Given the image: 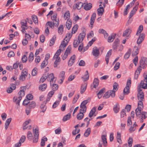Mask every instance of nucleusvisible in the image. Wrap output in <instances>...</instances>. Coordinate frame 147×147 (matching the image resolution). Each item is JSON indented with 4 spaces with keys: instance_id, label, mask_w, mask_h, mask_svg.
<instances>
[{
    "instance_id": "nucleus-1",
    "label": "nucleus",
    "mask_w": 147,
    "mask_h": 147,
    "mask_svg": "<svg viewBox=\"0 0 147 147\" xmlns=\"http://www.w3.org/2000/svg\"><path fill=\"white\" fill-rule=\"evenodd\" d=\"M26 86L21 87V88L22 89L18 93V94L19 95V96L18 98L16 97H14L13 98V102H16V103L18 106L20 105V102L22 97L25 95L24 90H26Z\"/></svg>"
},
{
    "instance_id": "nucleus-2",
    "label": "nucleus",
    "mask_w": 147,
    "mask_h": 147,
    "mask_svg": "<svg viewBox=\"0 0 147 147\" xmlns=\"http://www.w3.org/2000/svg\"><path fill=\"white\" fill-rule=\"evenodd\" d=\"M86 33L84 31L82 33H80L78 36V40H74L73 42V46L74 48L77 47L79 43H81L84 38L86 36Z\"/></svg>"
},
{
    "instance_id": "nucleus-3",
    "label": "nucleus",
    "mask_w": 147,
    "mask_h": 147,
    "mask_svg": "<svg viewBox=\"0 0 147 147\" xmlns=\"http://www.w3.org/2000/svg\"><path fill=\"white\" fill-rule=\"evenodd\" d=\"M33 133L34 136L33 142L36 143L38 142V140L39 132L38 127H37L34 129H33Z\"/></svg>"
},
{
    "instance_id": "nucleus-4",
    "label": "nucleus",
    "mask_w": 147,
    "mask_h": 147,
    "mask_svg": "<svg viewBox=\"0 0 147 147\" xmlns=\"http://www.w3.org/2000/svg\"><path fill=\"white\" fill-rule=\"evenodd\" d=\"M131 80H128L127 82L126 86L124 88L123 92L124 95H127L129 93V88L131 86Z\"/></svg>"
},
{
    "instance_id": "nucleus-5",
    "label": "nucleus",
    "mask_w": 147,
    "mask_h": 147,
    "mask_svg": "<svg viewBox=\"0 0 147 147\" xmlns=\"http://www.w3.org/2000/svg\"><path fill=\"white\" fill-rule=\"evenodd\" d=\"M28 73L27 70L26 69H23L22 71L21 74L20 76L19 79L22 81H24L26 78L28 76Z\"/></svg>"
},
{
    "instance_id": "nucleus-6",
    "label": "nucleus",
    "mask_w": 147,
    "mask_h": 147,
    "mask_svg": "<svg viewBox=\"0 0 147 147\" xmlns=\"http://www.w3.org/2000/svg\"><path fill=\"white\" fill-rule=\"evenodd\" d=\"M115 96V93L114 92L112 91V90H109L106 92L103 96V97L105 98H109L110 96H111L112 98H114Z\"/></svg>"
},
{
    "instance_id": "nucleus-7",
    "label": "nucleus",
    "mask_w": 147,
    "mask_h": 147,
    "mask_svg": "<svg viewBox=\"0 0 147 147\" xmlns=\"http://www.w3.org/2000/svg\"><path fill=\"white\" fill-rule=\"evenodd\" d=\"M140 65L144 68L147 63V58L144 57H142L140 61Z\"/></svg>"
},
{
    "instance_id": "nucleus-8",
    "label": "nucleus",
    "mask_w": 147,
    "mask_h": 147,
    "mask_svg": "<svg viewBox=\"0 0 147 147\" xmlns=\"http://www.w3.org/2000/svg\"><path fill=\"white\" fill-rule=\"evenodd\" d=\"M99 49L98 48L96 47H94L92 49V55L95 57H97L100 54Z\"/></svg>"
},
{
    "instance_id": "nucleus-9",
    "label": "nucleus",
    "mask_w": 147,
    "mask_h": 147,
    "mask_svg": "<svg viewBox=\"0 0 147 147\" xmlns=\"http://www.w3.org/2000/svg\"><path fill=\"white\" fill-rule=\"evenodd\" d=\"M47 24L50 28H54V26L57 27L59 24V22H57V23H55L54 21L52 22H51L49 21L47 23L46 25V26Z\"/></svg>"
},
{
    "instance_id": "nucleus-10",
    "label": "nucleus",
    "mask_w": 147,
    "mask_h": 147,
    "mask_svg": "<svg viewBox=\"0 0 147 147\" xmlns=\"http://www.w3.org/2000/svg\"><path fill=\"white\" fill-rule=\"evenodd\" d=\"M84 3L81 2H79L74 5L73 7V9H75L77 8L78 10L81 9L82 7L83 6Z\"/></svg>"
},
{
    "instance_id": "nucleus-11",
    "label": "nucleus",
    "mask_w": 147,
    "mask_h": 147,
    "mask_svg": "<svg viewBox=\"0 0 147 147\" xmlns=\"http://www.w3.org/2000/svg\"><path fill=\"white\" fill-rule=\"evenodd\" d=\"M119 40L118 38L116 39L114 42L113 45V48L114 50L116 51L117 47L119 45Z\"/></svg>"
},
{
    "instance_id": "nucleus-12",
    "label": "nucleus",
    "mask_w": 147,
    "mask_h": 147,
    "mask_svg": "<svg viewBox=\"0 0 147 147\" xmlns=\"http://www.w3.org/2000/svg\"><path fill=\"white\" fill-rule=\"evenodd\" d=\"M145 35L144 33H142L138 38L137 40V43L138 44H140L144 40Z\"/></svg>"
},
{
    "instance_id": "nucleus-13",
    "label": "nucleus",
    "mask_w": 147,
    "mask_h": 147,
    "mask_svg": "<svg viewBox=\"0 0 147 147\" xmlns=\"http://www.w3.org/2000/svg\"><path fill=\"white\" fill-rule=\"evenodd\" d=\"M141 68V66H139L136 70L134 76V78L135 79H137L138 78V76L139 75L140 72L141 71L142 69Z\"/></svg>"
},
{
    "instance_id": "nucleus-14",
    "label": "nucleus",
    "mask_w": 147,
    "mask_h": 147,
    "mask_svg": "<svg viewBox=\"0 0 147 147\" xmlns=\"http://www.w3.org/2000/svg\"><path fill=\"white\" fill-rule=\"evenodd\" d=\"M112 50H110L107 53L105 58L106 64L107 65L109 63V58L112 54Z\"/></svg>"
},
{
    "instance_id": "nucleus-15",
    "label": "nucleus",
    "mask_w": 147,
    "mask_h": 147,
    "mask_svg": "<svg viewBox=\"0 0 147 147\" xmlns=\"http://www.w3.org/2000/svg\"><path fill=\"white\" fill-rule=\"evenodd\" d=\"M21 24L22 25L21 28L22 29H27V20H26L25 19L22 20L21 22Z\"/></svg>"
},
{
    "instance_id": "nucleus-16",
    "label": "nucleus",
    "mask_w": 147,
    "mask_h": 147,
    "mask_svg": "<svg viewBox=\"0 0 147 147\" xmlns=\"http://www.w3.org/2000/svg\"><path fill=\"white\" fill-rule=\"evenodd\" d=\"M99 7L97 10L98 14V16H102L104 12V9L102 7V5L100 4L99 5Z\"/></svg>"
},
{
    "instance_id": "nucleus-17",
    "label": "nucleus",
    "mask_w": 147,
    "mask_h": 147,
    "mask_svg": "<svg viewBox=\"0 0 147 147\" xmlns=\"http://www.w3.org/2000/svg\"><path fill=\"white\" fill-rule=\"evenodd\" d=\"M96 110V108L95 107H94L92 109L88 115L89 117L90 118L92 117L93 115L94 116H96V114H95Z\"/></svg>"
},
{
    "instance_id": "nucleus-18",
    "label": "nucleus",
    "mask_w": 147,
    "mask_h": 147,
    "mask_svg": "<svg viewBox=\"0 0 147 147\" xmlns=\"http://www.w3.org/2000/svg\"><path fill=\"white\" fill-rule=\"evenodd\" d=\"M131 32V30L130 28H127L123 32V36H128L130 34Z\"/></svg>"
},
{
    "instance_id": "nucleus-19",
    "label": "nucleus",
    "mask_w": 147,
    "mask_h": 147,
    "mask_svg": "<svg viewBox=\"0 0 147 147\" xmlns=\"http://www.w3.org/2000/svg\"><path fill=\"white\" fill-rule=\"evenodd\" d=\"M138 99L139 101H143L144 99V94L143 92H140L137 94Z\"/></svg>"
},
{
    "instance_id": "nucleus-20",
    "label": "nucleus",
    "mask_w": 147,
    "mask_h": 147,
    "mask_svg": "<svg viewBox=\"0 0 147 147\" xmlns=\"http://www.w3.org/2000/svg\"><path fill=\"white\" fill-rule=\"evenodd\" d=\"M87 86V84L84 83L82 84L81 86L80 93L82 94L85 91Z\"/></svg>"
},
{
    "instance_id": "nucleus-21",
    "label": "nucleus",
    "mask_w": 147,
    "mask_h": 147,
    "mask_svg": "<svg viewBox=\"0 0 147 147\" xmlns=\"http://www.w3.org/2000/svg\"><path fill=\"white\" fill-rule=\"evenodd\" d=\"M106 136V135H102L101 136V139L104 146L105 147H106L107 146V142Z\"/></svg>"
},
{
    "instance_id": "nucleus-22",
    "label": "nucleus",
    "mask_w": 147,
    "mask_h": 147,
    "mask_svg": "<svg viewBox=\"0 0 147 147\" xmlns=\"http://www.w3.org/2000/svg\"><path fill=\"white\" fill-rule=\"evenodd\" d=\"M48 74H44L40 80V83L43 82L48 78Z\"/></svg>"
},
{
    "instance_id": "nucleus-23",
    "label": "nucleus",
    "mask_w": 147,
    "mask_h": 147,
    "mask_svg": "<svg viewBox=\"0 0 147 147\" xmlns=\"http://www.w3.org/2000/svg\"><path fill=\"white\" fill-rule=\"evenodd\" d=\"M140 86L144 89L147 88V80H146L144 82V81H141Z\"/></svg>"
},
{
    "instance_id": "nucleus-24",
    "label": "nucleus",
    "mask_w": 147,
    "mask_h": 147,
    "mask_svg": "<svg viewBox=\"0 0 147 147\" xmlns=\"http://www.w3.org/2000/svg\"><path fill=\"white\" fill-rule=\"evenodd\" d=\"M84 4L85 5L84 6V8L86 10H89L92 7V4L90 3H86V4L85 3H84Z\"/></svg>"
},
{
    "instance_id": "nucleus-25",
    "label": "nucleus",
    "mask_w": 147,
    "mask_h": 147,
    "mask_svg": "<svg viewBox=\"0 0 147 147\" xmlns=\"http://www.w3.org/2000/svg\"><path fill=\"white\" fill-rule=\"evenodd\" d=\"M138 9V7L137 6H135L133 9L131 11V12L130 13L129 16V18L130 19L133 16V15L135 13L136 11L137 10V9Z\"/></svg>"
},
{
    "instance_id": "nucleus-26",
    "label": "nucleus",
    "mask_w": 147,
    "mask_h": 147,
    "mask_svg": "<svg viewBox=\"0 0 147 147\" xmlns=\"http://www.w3.org/2000/svg\"><path fill=\"white\" fill-rule=\"evenodd\" d=\"M142 110V109H139L138 108L136 109L135 110V113L136 117L138 118L140 117V115H141L142 113L141 111Z\"/></svg>"
},
{
    "instance_id": "nucleus-27",
    "label": "nucleus",
    "mask_w": 147,
    "mask_h": 147,
    "mask_svg": "<svg viewBox=\"0 0 147 147\" xmlns=\"http://www.w3.org/2000/svg\"><path fill=\"white\" fill-rule=\"evenodd\" d=\"M82 78L83 81H86L89 79V75L88 71L87 70L86 71L85 74Z\"/></svg>"
},
{
    "instance_id": "nucleus-28",
    "label": "nucleus",
    "mask_w": 147,
    "mask_h": 147,
    "mask_svg": "<svg viewBox=\"0 0 147 147\" xmlns=\"http://www.w3.org/2000/svg\"><path fill=\"white\" fill-rule=\"evenodd\" d=\"M96 17V13H94L92 15L90 19V24L91 25H93Z\"/></svg>"
},
{
    "instance_id": "nucleus-29",
    "label": "nucleus",
    "mask_w": 147,
    "mask_h": 147,
    "mask_svg": "<svg viewBox=\"0 0 147 147\" xmlns=\"http://www.w3.org/2000/svg\"><path fill=\"white\" fill-rule=\"evenodd\" d=\"M93 87L95 88L97 87L99 84V80L97 78H95L94 79L93 82L92 83Z\"/></svg>"
},
{
    "instance_id": "nucleus-30",
    "label": "nucleus",
    "mask_w": 147,
    "mask_h": 147,
    "mask_svg": "<svg viewBox=\"0 0 147 147\" xmlns=\"http://www.w3.org/2000/svg\"><path fill=\"white\" fill-rule=\"evenodd\" d=\"M46 104V102L45 101L43 102L42 103L41 105L40 108L42 109V111L41 112L44 113L46 109V107L45 106V105Z\"/></svg>"
},
{
    "instance_id": "nucleus-31",
    "label": "nucleus",
    "mask_w": 147,
    "mask_h": 147,
    "mask_svg": "<svg viewBox=\"0 0 147 147\" xmlns=\"http://www.w3.org/2000/svg\"><path fill=\"white\" fill-rule=\"evenodd\" d=\"M55 60L54 61L53 66L54 67H57L58 65H59L61 61V59L60 57H59L58 59H55Z\"/></svg>"
},
{
    "instance_id": "nucleus-32",
    "label": "nucleus",
    "mask_w": 147,
    "mask_h": 147,
    "mask_svg": "<svg viewBox=\"0 0 147 147\" xmlns=\"http://www.w3.org/2000/svg\"><path fill=\"white\" fill-rule=\"evenodd\" d=\"M47 84H45L40 85L39 86L40 90L41 91H44L47 87Z\"/></svg>"
},
{
    "instance_id": "nucleus-33",
    "label": "nucleus",
    "mask_w": 147,
    "mask_h": 147,
    "mask_svg": "<svg viewBox=\"0 0 147 147\" xmlns=\"http://www.w3.org/2000/svg\"><path fill=\"white\" fill-rule=\"evenodd\" d=\"M47 138L45 136H43L41 140L40 145L41 146H43L45 145V142L47 141Z\"/></svg>"
},
{
    "instance_id": "nucleus-34",
    "label": "nucleus",
    "mask_w": 147,
    "mask_h": 147,
    "mask_svg": "<svg viewBox=\"0 0 147 147\" xmlns=\"http://www.w3.org/2000/svg\"><path fill=\"white\" fill-rule=\"evenodd\" d=\"M72 22L70 20H67L66 22V26L68 30L70 29L71 26Z\"/></svg>"
},
{
    "instance_id": "nucleus-35",
    "label": "nucleus",
    "mask_w": 147,
    "mask_h": 147,
    "mask_svg": "<svg viewBox=\"0 0 147 147\" xmlns=\"http://www.w3.org/2000/svg\"><path fill=\"white\" fill-rule=\"evenodd\" d=\"M105 88H103L101 89L97 94V96L98 98H100L102 96V93L105 92Z\"/></svg>"
},
{
    "instance_id": "nucleus-36",
    "label": "nucleus",
    "mask_w": 147,
    "mask_h": 147,
    "mask_svg": "<svg viewBox=\"0 0 147 147\" xmlns=\"http://www.w3.org/2000/svg\"><path fill=\"white\" fill-rule=\"evenodd\" d=\"M113 109L115 113H116L118 112L119 108V105L118 103H117L115 105H114Z\"/></svg>"
},
{
    "instance_id": "nucleus-37",
    "label": "nucleus",
    "mask_w": 147,
    "mask_h": 147,
    "mask_svg": "<svg viewBox=\"0 0 147 147\" xmlns=\"http://www.w3.org/2000/svg\"><path fill=\"white\" fill-rule=\"evenodd\" d=\"M61 48H60L58 50L54 56L53 58L58 59L59 57H59V56L61 53Z\"/></svg>"
},
{
    "instance_id": "nucleus-38",
    "label": "nucleus",
    "mask_w": 147,
    "mask_h": 147,
    "mask_svg": "<svg viewBox=\"0 0 147 147\" xmlns=\"http://www.w3.org/2000/svg\"><path fill=\"white\" fill-rule=\"evenodd\" d=\"M49 78H50L51 80H50V84L51 85H52V83H53V80L54 78V74L53 73H51L49 75H48V77Z\"/></svg>"
},
{
    "instance_id": "nucleus-39",
    "label": "nucleus",
    "mask_w": 147,
    "mask_h": 147,
    "mask_svg": "<svg viewBox=\"0 0 147 147\" xmlns=\"http://www.w3.org/2000/svg\"><path fill=\"white\" fill-rule=\"evenodd\" d=\"M11 120V118H9V119H8L6 121L5 124V128L6 129H7L9 125Z\"/></svg>"
},
{
    "instance_id": "nucleus-40",
    "label": "nucleus",
    "mask_w": 147,
    "mask_h": 147,
    "mask_svg": "<svg viewBox=\"0 0 147 147\" xmlns=\"http://www.w3.org/2000/svg\"><path fill=\"white\" fill-rule=\"evenodd\" d=\"M71 117V114L70 113H68L67 114L64 116L63 119V121L65 122L69 119H70Z\"/></svg>"
},
{
    "instance_id": "nucleus-41",
    "label": "nucleus",
    "mask_w": 147,
    "mask_h": 147,
    "mask_svg": "<svg viewBox=\"0 0 147 147\" xmlns=\"http://www.w3.org/2000/svg\"><path fill=\"white\" fill-rule=\"evenodd\" d=\"M139 53V49L138 48L135 47L133 51L132 52V55H138Z\"/></svg>"
},
{
    "instance_id": "nucleus-42",
    "label": "nucleus",
    "mask_w": 147,
    "mask_h": 147,
    "mask_svg": "<svg viewBox=\"0 0 147 147\" xmlns=\"http://www.w3.org/2000/svg\"><path fill=\"white\" fill-rule=\"evenodd\" d=\"M91 132V129L90 127L88 128L86 130L84 136L85 137H87L90 134Z\"/></svg>"
},
{
    "instance_id": "nucleus-43",
    "label": "nucleus",
    "mask_w": 147,
    "mask_h": 147,
    "mask_svg": "<svg viewBox=\"0 0 147 147\" xmlns=\"http://www.w3.org/2000/svg\"><path fill=\"white\" fill-rule=\"evenodd\" d=\"M117 141L118 143L120 144L122 143V140H121V134L118 132H117Z\"/></svg>"
},
{
    "instance_id": "nucleus-44",
    "label": "nucleus",
    "mask_w": 147,
    "mask_h": 147,
    "mask_svg": "<svg viewBox=\"0 0 147 147\" xmlns=\"http://www.w3.org/2000/svg\"><path fill=\"white\" fill-rule=\"evenodd\" d=\"M70 17V13L69 11H67L64 14V17L65 20H69Z\"/></svg>"
},
{
    "instance_id": "nucleus-45",
    "label": "nucleus",
    "mask_w": 147,
    "mask_h": 147,
    "mask_svg": "<svg viewBox=\"0 0 147 147\" xmlns=\"http://www.w3.org/2000/svg\"><path fill=\"white\" fill-rule=\"evenodd\" d=\"M84 114L83 112H80V113L78 114L77 116V119L79 120L82 119L83 117Z\"/></svg>"
},
{
    "instance_id": "nucleus-46",
    "label": "nucleus",
    "mask_w": 147,
    "mask_h": 147,
    "mask_svg": "<svg viewBox=\"0 0 147 147\" xmlns=\"http://www.w3.org/2000/svg\"><path fill=\"white\" fill-rule=\"evenodd\" d=\"M36 104L35 102L34 101H32L29 103L28 107L31 108H34L36 107Z\"/></svg>"
},
{
    "instance_id": "nucleus-47",
    "label": "nucleus",
    "mask_w": 147,
    "mask_h": 147,
    "mask_svg": "<svg viewBox=\"0 0 147 147\" xmlns=\"http://www.w3.org/2000/svg\"><path fill=\"white\" fill-rule=\"evenodd\" d=\"M144 106L142 101H139L138 102L137 108L143 109Z\"/></svg>"
},
{
    "instance_id": "nucleus-48",
    "label": "nucleus",
    "mask_w": 147,
    "mask_h": 147,
    "mask_svg": "<svg viewBox=\"0 0 147 147\" xmlns=\"http://www.w3.org/2000/svg\"><path fill=\"white\" fill-rule=\"evenodd\" d=\"M118 85L117 83L115 82L114 83L113 85V89L112 91L114 92V93H115V92H116L118 89Z\"/></svg>"
},
{
    "instance_id": "nucleus-49",
    "label": "nucleus",
    "mask_w": 147,
    "mask_h": 147,
    "mask_svg": "<svg viewBox=\"0 0 147 147\" xmlns=\"http://www.w3.org/2000/svg\"><path fill=\"white\" fill-rule=\"evenodd\" d=\"M80 107L81 109L80 110V112H83L85 113L86 110V106H84L82 105H80Z\"/></svg>"
},
{
    "instance_id": "nucleus-50",
    "label": "nucleus",
    "mask_w": 147,
    "mask_h": 147,
    "mask_svg": "<svg viewBox=\"0 0 147 147\" xmlns=\"http://www.w3.org/2000/svg\"><path fill=\"white\" fill-rule=\"evenodd\" d=\"M115 35H112L108 37L107 41L108 42H112L115 38Z\"/></svg>"
},
{
    "instance_id": "nucleus-51",
    "label": "nucleus",
    "mask_w": 147,
    "mask_h": 147,
    "mask_svg": "<svg viewBox=\"0 0 147 147\" xmlns=\"http://www.w3.org/2000/svg\"><path fill=\"white\" fill-rule=\"evenodd\" d=\"M143 30V26L142 25H141L139 27L137 33H136V35L138 36L139 34L140 33L142 32Z\"/></svg>"
},
{
    "instance_id": "nucleus-52",
    "label": "nucleus",
    "mask_w": 147,
    "mask_h": 147,
    "mask_svg": "<svg viewBox=\"0 0 147 147\" xmlns=\"http://www.w3.org/2000/svg\"><path fill=\"white\" fill-rule=\"evenodd\" d=\"M90 98H88L87 100L83 101L81 103V105L84 106H86V105L90 101Z\"/></svg>"
},
{
    "instance_id": "nucleus-53",
    "label": "nucleus",
    "mask_w": 147,
    "mask_h": 147,
    "mask_svg": "<svg viewBox=\"0 0 147 147\" xmlns=\"http://www.w3.org/2000/svg\"><path fill=\"white\" fill-rule=\"evenodd\" d=\"M63 25H60L58 28V32L60 34H61L63 32Z\"/></svg>"
},
{
    "instance_id": "nucleus-54",
    "label": "nucleus",
    "mask_w": 147,
    "mask_h": 147,
    "mask_svg": "<svg viewBox=\"0 0 147 147\" xmlns=\"http://www.w3.org/2000/svg\"><path fill=\"white\" fill-rule=\"evenodd\" d=\"M142 117L145 119L147 117V112L144 111H142V114L140 117Z\"/></svg>"
},
{
    "instance_id": "nucleus-55",
    "label": "nucleus",
    "mask_w": 147,
    "mask_h": 147,
    "mask_svg": "<svg viewBox=\"0 0 147 147\" xmlns=\"http://www.w3.org/2000/svg\"><path fill=\"white\" fill-rule=\"evenodd\" d=\"M32 134L31 132L28 131V132L27 136V138L30 141L31 140H32Z\"/></svg>"
},
{
    "instance_id": "nucleus-56",
    "label": "nucleus",
    "mask_w": 147,
    "mask_h": 147,
    "mask_svg": "<svg viewBox=\"0 0 147 147\" xmlns=\"http://www.w3.org/2000/svg\"><path fill=\"white\" fill-rule=\"evenodd\" d=\"M78 26L77 24L75 25L72 29L71 32L73 34H75L78 28Z\"/></svg>"
},
{
    "instance_id": "nucleus-57",
    "label": "nucleus",
    "mask_w": 147,
    "mask_h": 147,
    "mask_svg": "<svg viewBox=\"0 0 147 147\" xmlns=\"http://www.w3.org/2000/svg\"><path fill=\"white\" fill-rule=\"evenodd\" d=\"M130 8V6L129 5H128L126 6L125 9L123 12V15L124 16H125L127 14L128 10Z\"/></svg>"
},
{
    "instance_id": "nucleus-58",
    "label": "nucleus",
    "mask_w": 147,
    "mask_h": 147,
    "mask_svg": "<svg viewBox=\"0 0 147 147\" xmlns=\"http://www.w3.org/2000/svg\"><path fill=\"white\" fill-rule=\"evenodd\" d=\"M56 36H53L52 37L50 42L49 46H52L54 44L55 41L56 39Z\"/></svg>"
},
{
    "instance_id": "nucleus-59",
    "label": "nucleus",
    "mask_w": 147,
    "mask_h": 147,
    "mask_svg": "<svg viewBox=\"0 0 147 147\" xmlns=\"http://www.w3.org/2000/svg\"><path fill=\"white\" fill-rule=\"evenodd\" d=\"M52 86L51 88L54 91L57 90L58 88V85L56 84H53V83H52Z\"/></svg>"
},
{
    "instance_id": "nucleus-60",
    "label": "nucleus",
    "mask_w": 147,
    "mask_h": 147,
    "mask_svg": "<svg viewBox=\"0 0 147 147\" xmlns=\"http://www.w3.org/2000/svg\"><path fill=\"white\" fill-rule=\"evenodd\" d=\"M124 0H119L116 3L117 6L121 7L123 4Z\"/></svg>"
},
{
    "instance_id": "nucleus-61",
    "label": "nucleus",
    "mask_w": 147,
    "mask_h": 147,
    "mask_svg": "<svg viewBox=\"0 0 147 147\" xmlns=\"http://www.w3.org/2000/svg\"><path fill=\"white\" fill-rule=\"evenodd\" d=\"M32 19L34 22L35 24L38 23V20L37 17L35 15H32Z\"/></svg>"
},
{
    "instance_id": "nucleus-62",
    "label": "nucleus",
    "mask_w": 147,
    "mask_h": 147,
    "mask_svg": "<svg viewBox=\"0 0 147 147\" xmlns=\"http://www.w3.org/2000/svg\"><path fill=\"white\" fill-rule=\"evenodd\" d=\"M48 63V61L45 60L43 61L40 65L41 68H43L45 67Z\"/></svg>"
},
{
    "instance_id": "nucleus-63",
    "label": "nucleus",
    "mask_w": 147,
    "mask_h": 147,
    "mask_svg": "<svg viewBox=\"0 0 147 147\" xmlns=\"http://www.w3.org/2000/svg\"><path fill=\"white\" fill-rule=\"evenodd\" d=\"M57 14H54L53 16L51 17V20L54 21L55 22L57 23V22H59L58 21L59 20L58 19H57Z\"/></svg>"
},
{
    "instance_id": "nucleus-64",
    "label": "nucleus",
    "mask_w": 147,
    "mask_h": 147,
    "mask_svg": "<svg viewBox=\"0 0 147 147\" xmlns=\"http://www.w3.org/2000/svg\"><path fill=\"white\" fill-rule=\"evenodd\" d=\"M34 55L31 52L29 55L28 57V61H29L31 62L33 59Z\"/></svg>"
}]
</instances>
